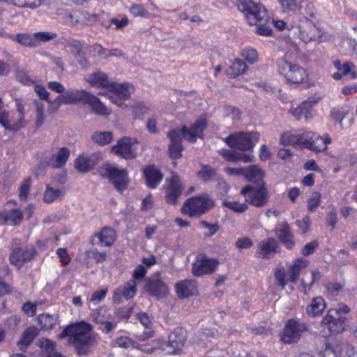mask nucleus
Wrapping results in <instances>:
<instances>
[{
	"instance_id": "nucleus-1",
	"label": "nucleus",
	"mask_w": 357,
	"mask_h": 357,
	"mask_svg": "<svg viewBox=\"0 0 357 357\" xmlns=\"http://www.w3.org/2000/svg\"><path fill=\"white\" fill-rule=\"evenodd\" d=\"M238 8L244 13L249 24L257 26L256 32L258 34L264 36H271L272 29L266 25L270 17L266 9L259 0H239Z\"/></svg>"
},
{
	"instance_id": "nucleus-2",
	"label": "nucleus",
	"mask_w": 357,
	"mask_h": 357,
	"mask_svg": "<svg viewBox=\"0 0 357 357\" xmlns=\"http://www.w3.org/2000/svg\"><path fill=\"white\" fill-rule=\"evenodd\" d=\"M91 330L89 324L75 323L66 326L59 337L61 339L68 337V344L75 348L78 356L87 355L93 340Z\"/></svg>"
},
{
	"instance_id": "nucleus-3",
	"label": "nucleus",
	"mask_w": 357,
	"mask_h": 357,
	"mask_svg": "<svg viewBox=\"0 0 357 357\" xmlns=\"http://www.w3.org/2000/svg\"><path fill=\"white\" fill-rule=\"evenodd\" d=\"M206 126L205 119H199L190 129L183 126L180 129H175L169 132L167 135L170 139L169 146L170 157L174 159L179 158L183 151L182 138L190 142H195L198 137H202V132Z\"/></svg>"
},
{
	"instance_id": "nucleus-4",
	"label": "nucleus",
	"mask_w": 357,
	"mask_h": 357,
	"mask_svg": "<svg viewBox=\"0 0 357 357\" xmlns=\"http://www.w3.org/2000/svg\"><path fill=\"white\" fill-rule=\"evenodd\" d=\"M277 66L279 75L287 84L298 85L309 83V74L303 67L285 59L279 60Z\"/></svg>"
},
{
	"instance_id": "nucleus-5",
	"label": "nucleus",
	"mask_w": 357,
	"mask_h": 357,
	"mask_svg": "<svg viewBox=\"0 0 357 357\" xmlns=\"http://www.w3.org/2000/svg\"><path fill=\"white\" fill-rule=\"evenodd\" d=\"M297 148H306L314 152L319 153L327 149V145L331 143L328 134L323 136L309 130H298Z\"/></svg>"
},
{
	"instance_id": "nucleus-6",
	"label": "nucleus",
	"mask_w": 357,
	"mask_h": 357,
	"mask_svg": "<svg viewBox=\"0 0 357 357\" xmlns=\"http://www.w3.org/2000/svg\"><path fill=\"white\" fill-rule=\"evenodd\" d=\"M215 206L214 201L207 194L195 196L188 199L183 204L182 213L190 217L199 218Z\"/></svg>"
},
{
	"instance_id": "nucleus-7",
	"label": "nucleus",
	"mask_w": 357,
	"mask_h": 357,
	"mask_svg": "<svg viewBox=\"0 0 357 357\" xmlns=\"http://www.w3.org/2000/svg\"><path fill=\"white\" fill-rule=\"evenodd\" d=\"M259 137L258 132H236L229 135L225 142L232 149L245 151L252 150Z\"/></svg>"
},
{
	"instance_id": "nucleus-8",
	"label": "nucleus",
	"mask_w": 357,
	"mask_h": 357,
	"mask_svg": "<svg viewBox=\"0 0 357 357\" xmlns=\"http://www.w3.org/2000/svg\"><path fill=\"white\" fill-rule=\"evenodd\" d=\"M257 185H248L243 188L241 193L243 195H248L249 203L256 207L264 206L268 199L267 190L264 187V180H258Z\"/></svg>"
},
{
	"instance_id": "nucleus-9",
	"label": "nucleus",
	"mask_w": 357,
	"mask_h": 357,
	"mask_svg": "<svg viewBox=\"0 0 357 357\" xmlns=\"http://www.w3.org/2000/svg\"><path fill=\"white\" fill-rule=\"evenodd\" d=\"M307 328L305 322L296 319H291L285 324L281 340L286 344L296 343L301 339Z\"/></svg>"
},
{
	"instance_id": "nucleus-10",
	"label": "nucleus",
	"mask_w": 357,
	"mask_h": 357,
	"mask_svg": "<svg viewBox=\"0 0 357 357\" xmlns=\"http://www.w3.org/2000/svg\"><path fill=\"white\" fill-rule=\"evenodd\" d=\"M218 264V259L209 258L204 254L199 255L192 264V273L196 277L212 274Z\"/></svg>"
},
{
	"instance_id": "nucleus-11",
	"label": "nucleus",
	"mask_w": 357,
	"mask_h": 357,
	"mask_svg": "<svg viewBox=\"0 0 357 357\" xmlns=\"http://www.w3.org/2000/svg\"><path fill=\"white\" fill-rule=\"evenodd\" d=\"M93 321L100 325L99 329L104 333L108 334L116 327V322L111 321L112 316L106 307L102 306L91 312Z\"/></svg>"
},
{
	"instance_id": "nucleus-12",
	"label": "nucleus",
	"mask_w": 357,
	"mask_h": 357,
	"mask_svg": "<svg viewBox=\"0 0 357 357\" xmlns=\"http://www.w3.org/2000/svg\"><path fill=\"white\" fill-rule=\"evenodd\" d=\"M89 92L85 90L70 89L65 90L63 94L59 95L53 102L59 107L61 105L84 104Z\"/></svg>"
},
{
	"instance_id": "nucleus-13",
	"label": "nucleus",
	"mask_w": 357,
	"mask_h": 357,
	"mask_svg": "<svg viewBox=\"0 0 357 357\" xmlns=\"http://www.w3.org/2000/svg\"><path fill=\"white\" fill-rule=\"evenodd\" d=\"M137 141L130 137H123L111 148L112 152L128 160L136 156Z\"/></svg>"
},
{
	"instance_id": "nucleus-14",
	"label": "nucleus",
	"mask_w": 357,
	"mask_h": 357,
	"mask_svg": "<svg viewBox=\"0 0 357 357\" xmlns=\"http://www.w3.org/2000/svg\"><path fill=\"white\" fill-rule=\"evenodd\" d=\"M318 100L315 98H308L296 107H291L289 113L297 120L304 119L307 121L312 119L314 114V107Z\"/></svg>"
},
{
	"instance_id": "nucleus-15",
	"label": "nucleus",
	"mask_w": 357,
	"mask_h": 357,
	"mask_svg": "<svg viewBox=\"0 0 357 357\" xmlns=\"http://www.w3.org/2000/svg\"><path fill=\"white\" fill-rule=\"evenodd\" d=\"M108 91L112 93L109 96L112 102L122 107L123 100L130 98L133 91V87L128 84H117L112 82Z\"/></svg>"
},
{
	"instance_id": "nucleus-16",
	"label": "nucleus",
	"mask_w": 357,
	"mask_h": 357,
	"mask_svg": "<svg viewBox=\"0 0 357 357\" xmlns=\"http://www.w3.org/2000/svg\"><path fill=\"white\" fill-rule=\"evenodd\" d=\"M321 324L327 326L331 334H337L345 330L346 319L337 316V311L328 310Z\"/></svg>"
},
{
	"instance_id": "nucleus-17",
	"label": "nucleus",
	"mask_w": 357,
	"mask_h": 357,
	"mask_svg": "<svg viewBox=\"0 0 357 357\" xmlns=\"http://www.w3.org/2000/svg\"><path fill=\"white\" fill-rule=\"evenodd\" d=\"M70 155V151L67 147L60 148L56 153L49 158H45L39 165V167H50L61 168L64 167Z\"/></svg>"
},
{
	"instance_id": "nucleus-18",
	"label": "nucleus",
	"mask_w": 357,
	"mask_h": 357,
	"mask_svg": "<svg viewBox=\"0 0 357 357\" xmlns=\"http://www.w3.org/2000/svg\"><path fill=\"white\" fill-rule=\"evenodd\" d=\"M164 188L166 202L170 205H177L178 203V199L184 190V187L181 180H167Z\"/></svg>"
},
{
	"instance_id": "nucleus-19",
	"label": "nucleus",
	"mask_w": 357,
	"mask_h": 357,
	"mask_svg": "<svg viewBox=\"0 0 357 357\" xmlns=\"http://www.w3.org/2000/svg\"><path fill=\"white\" fill-rule=\"evenodd\" d=\"M185 340L186 331L181 328L174 329L169 335V340L167 342V354H176L184 345Z\"/></svg>"
},
{
	"instance_id": "nucleus-20",
	"label": "nucleus",
	"mask_w": 357,
	"mask_h": 357,
	"mask_svg": "<svg viewBox=\"0 0 357 357\" xmlns=\"http://www.w3.org/2000/svg\"><path fill=\"white\" fill-rule=\"evenodd\" d=\"M36 252V249L33 246L27 247L24 250L16 248L10 255L9 260L13 265L20 267L23 263L31 261Z\"/></svg>"
},
{
	"instance_id": "nucleus-21",
	"label": "nucleus",
	"mask_w": 357,
	"mask_h": 357,
	"mask_svg": "<svg viewBox=\"0 0 357 357\" xmlns=\"http://www.w3.org/2000/svg\"><path fill=\"white\" fill-rule=\"evenodd\" d=\"M275 234L280 242L289 250L295 245L294 236L287 222L278 223L275 227Z\"/></svg>"
},
{
	"instance_id": "nucleus-22",
	"label": "nucleus",
	"mask_w": 357,
	"mask_h": 357,
	"mask_svg": "<svg viewBox=\"0 0 357 357\" xmlns=\"http://www.w3.org/2000/svg\"><path fill=\"white\" fill-rule=\"evenodd\" d=\"M97 153H82L75 160V168L79 172L86 173L91 171L97 163Z\"/></svg>"
},
{
	"instance_id": "nucleus-23",
	"label": "nucleus",
	"mask_w": 357,
	"mask_h": 357,
	"mask_svg": "<svg viewBox=\"0 0 357 357\" xmlns=\"http://www.w3.org/2000/svg\"><path fill=\"white\" fill-rule=\"evenodd\" d=\"M144 289L151 296L158 299L166 296L169 291L167 285L158 278L147 280L144 285Z\"/></svg>"
},
{
	"instance_id": "nucleus-24",
	"label": "nucleus",
	"mask_w": 357,
	"mask_h": 357,
	"mask_svg": "<svg viewBox=\"0 0 357 357\" xmlns=\"http://www.w3.org/2000/svg\"><path fill=\"white\" fill-rule=\"evenodd\" d=\"M85 80L93 87L109 91L112 82L108 79L106 73L97 71L89 75Z\"/></svg>"
},
{
	"instance_id": "nucleus-25",
	"label": "nucleus",
	"mask_w": 357,
	"mask_h": 357,
	"mask_svg": "<svg viewBox=\"0 0 357 357\" xmlns=\"http://www.w3.org/2000/svg\"><path fill=\"white\" fill-rule=\"evenodd\" d=\"M277 248V241L273 238H268L258 244L256 255L259 258L266 259L276 252Z\"/></svg>"
},
{
	"instance_id": "nucleus-26",
	"label": "nucleus",
	"mask_w": 357,
	"mask_h": 357,
	"mask_svg": "<svg viewBox=\"0 0 357 357\" xmlns=\"http://www.w3.org/2000/svg\"><path fill=\"white\" fill-rule=\"evenodd\" d=\"M309 264V261L303 257L298 258L292 261L288 266L287 274L289 280L291 283H296L300 277L302 270L305 268Z\"/></svg>"
},
{
	"instance_id": "nucleus-27",
	"label": "nucleus",
	"mask_w": 357,
	"mask_h": 357,
	"mask_svg": "<svg viewBox=\"0 0 357 357\" xmlns=\"http://www.w3.org/2000/svg\"><path fill=\"white\" fill-rule=\"evenodd\" d=\"M100 174L107 178H125L128 176L127 171L114 164H105L100 169Z\"/></svg>"
},
{
	"instance_id": "nucleus-28",
	"label": "nucleus",
	"mask_w": 357,
	"mask_h": 357,
	"mask_svg": "<svg viewBox=\"0 0 357 357\" xmlns=\"http://www.w3.org/2000/svg\"><path fill=\"white\" fill-rule=\"evenodd\" d=\"M197 282L195 280H185L178 282L176 291L180 298H188L197 293Z\"/></svg>"
},
{
	"instance_id": "nucleus-29",
	"label": "nucleus",
	"mask_w": 357,
	"mask_h": 357,
	"mask_svg": "<svg viewBox=\"0 0 357 357\" xmlns=\"http://www.w3.org/2000/svg\"><path fill=\"white\" fill-rule=\"evenodd\" d=\"M84 104L89 105L93 112L98 115L107 116L111 113L110 110L99 100V98L89 92Z\"/></svg>"
},
{
	"instance_id": "nucleus-30",
	"label": "nucleus",
	"mask_w": 357,
	"mask_h": 357,
	"mask_svg": "<svg viewBox=\"0 0 357 357\" xmlns=\"http://www.w3.org/2000/svg\"><path fill=\"white\" fill-rule=\"evenodd\" d=\"M297 26L303 41L307 42L314 37V34L310 33L311 31L314 29V25L307 16H303L300 20V23Z\"/></svg>"
},
{
	"instance_id": "nucleus-31",
	"label": "nucleus",
	"mask_w": 357,
	"mask_h": 357,
	"mask_svg": "<svg viewBox=\"0 0 357 357\" xmlns=\"http://www.w3.org/2000/svg\"><path fill=\"white\" fill-rule=\"evenodd\" d=\"M326 307L324 299L321 296L314 298L306 308L307 314L312 317L320 315Z\"/></svg>"
},
{
	"instance_id": "nucleus-32",
	"label": "nucleus",
	"mask_w": 357,
	"mask_h": 357,
	"mask_svg": "<svg viewBox=\"0 0 357 357\" xmlns=\"http://www.w3.org/2000/svg\"><path fill=\"white\" fill-rule=\"evenodd\" d=\"M99 243L105 245L110 246L116 241V231L109 227H105L101 231L96 234Z\"/></svg>"
},
{
	"instance_id": "nucleus-33",
	"label": "nucleus",
	"mask_w": 357,
	"mask_h": 357,
	"mask_svg": "<svg viewBox=\"0 0 357 357\" xmlns=\"http://www.w3.org/2000/svg\"><path fill=\"white\" fill-rule=\"evenodd\" d=\"M282 10L284 13H288L294 10L299 3V12L301 14H304L302 8L303 6H309L310 3L307 1L300 0H278Z\"/></svg>"
},
{
	"instance_id": "nucleus-34",
	"label": "nucleus",
	"mask_w": 357,
	"mask_h": 357,
	"mask_svg": "<svg viewBox=\"0 0 357 357\" xmlns=\"http://www.w3.org/2000/svg\"><path fill=\"white\" fill-rule=\"evenodd\" d=\"M246 70L247 66L245 62L240 59H236L231 66L227 69L226 73L230 77H236L244 74Z\"/></svg>"
},
{
	"instance_id": "nucleus-35",
	"label": "nucleus",
	"mask_w": 357,
	"mask_h": 357,
	"mask_svg": "<svg viewBox=\"0 0 357 357\" xmlns=\"http://www.w3.org/2000/svg\"><path fill=\"white\" fill-rule=\"evenodd\" d=\"M9 38L24 46L33 47L36 45L33 34L18 33L17 35H10Z\"/></svg>"
},
{
	"instance_id": "nucleus-36",
	"label": "nucleus",
	"mask_w": 357,
	"mask_h": 357,
	"mask_svg": "<svg viewBox=\"0 0 357 357\" xmlns=\"http://www.w3.org/2000/svg\"><path fill=\"white\" fill-rule=\"evenodd\" d=\"M38 335V330L36 326L29 327L22 334L20 340L18 341L17 344L24 345L27 347L31 344L34 338Z\"/></svg>"
},
{
	"instance_id": "nucleus-37",
	"label": "nucleus",
	"mask_w": 357,
	"mask_h": 357,
	"mask_svg": "<svg viewBox=\"0 0 357 357\" xmlns=\"http://www.w3.org/2000/svg\"><path fill=\"white\" fill-rule=\"evenodd\" d=\"M56 318L49 314H41L37 318V322L42 330L48 331L54 326Z\"/></svg>"
},
{
	"instance_id": "nucleus-38",
	"label": "nucleus",
	"mask_w": 357,
	"mask_h": 357,
	"mask_svg": "<svg viewBox=\"0 0 357 357\" xmlns=\"http://www.w3.org/2000/svg\"><path fill=\"white\" fill-rule=\"evenodd\" d=\"M298 130L283 132L280 138V144L284 146H293L297 148Z\"/></svg>"
},
{
	"instance_id": "nucleus-39",
	"label": "nucleus",
	"mask_w": 357,
	"mask_h": 357,
	"mask_svg": "<svg viewBox=\"0 0 357 357\" xmlns=\"http://www.w3.org/2000/svg\"><path fill=\"white\" fill-rule=\"evenodd\" d=\"M62 195V191L54 188L51 185H47L46 190L43 195V201L50 204L59 199Z\"/></svg>"
},
{
	"instance_id": "nucleus-40",
	"label": "nucleus",
	"mask_w": 357,
	"mask_h": 357,
	"mask_svg": "<svg viewBox=\"0 0 357 357\" xmlns=\"http://www.w3.org/2000/svg\"><path fill=\"white\" fill-rule=\"evenodd\" d=\"M121 289L122 295L126 300H129L135 296L137 292V284L135 280H131L126 282L123 286L119 287Z\"/></svg>"
},
{
	"instance_id": "nucleus-41",
	"label": "nucleus",
	"mask_w": 357,
	"mask_h": 357,
	"mask_svg": "<svg viewBox=\"0 0 357 357\" xmlns=\"http://www.w3.org/2000/svg\"><path fill=\"white\" fill-rule=\"evenodd\" d=\"M23 218L22 211L20 209H12L8 211L4 217L6 222L10 225H19Z\"/></svg>"
},
{
	"instance_id": "nucleus-42",
	"label": "nucleus",
	"mask_w": 357,
	"mask_h": 357,
	"mask_svg": "<svg viewBox=\"0 0 357 357\" xmlns=\"http://www.w3.org/2000/svg\"><path fill=\"white\" fill-rule=\"evenodd\" d=\"M264 176V171L257 165L245 167L244 176L245 178H263Z\"/></svg>"
},
{
	"instance_id": "nucleus-43",
	"label": "nucleus",
	"mask_w": 357,
	"mask_h": 357,
	"mask_svg": "<svg viewBox=\"0 0 357 357\" xmlns=\"http://www.w3.org/2000/svg\"><path fill=\"white\" fill-rule=\"evenodd\" d=\"M112 133L109 131L106 132H96L93 135V140L102 146L108 144L112 139Z\"/></svg>"
},
{
	"instance_id": "nucleus-44",
	"label": "nucleus",
	"mask_w": 357,
	"mask_h": 357,
	"mask_svg": "<svg viewBox=\"0 0 357 357\" xmlns=\"http://www.w3.org/2000/svg\"><path fill=\"white\" fill-rule=\"evenodd\" d=\"M139 349L149 354H151L155 349H161L167 352V342L161 340H152L151 347H143L139 345Z\"/></svg>"
},
{
	"instance_id": "nucleus-45",
	"label": "nucleus",
	"mask_w": 357,
	"mask_h": 357,
	"mask_svg": "<svg viewBox=\"0 0 357 357\" xmlns=\"http://www.w3.org/2000/svg\"><path fill=\"white\" fill-rule=\"evenodd\" d=\"M8 3L18 7L36 8L40 6L41 0H7Z\"/></svg>"
},
{
	"instance_id": "nucleus-46",
	"label": "nucleus",
	"mask_w": 357,
	"mask_h": 357,
	"mask_svg": "<svg viewBox=\"0 0 357 357\" xmlns=\"http://www.w3.org/2000/svg\"><path fill=\"white\" fill-rule=\"evenodd\" d=\"M114 344L119 347L123 349H129V348H137L139 349V344L134 341H132L130 338L126 336H121L116 338L114 340Z\"/></svg>"
},
{
	"instance_id": "nucleus-47",
	"label": "nucleus",
	"mask_w": 357,
	"mask_h": 357,
	"mask_svg": "<svg viewBox=\"0 0 357 357\" xmlns=\"http://www.w3.org/2000/svg\"><path fill=\"white\" fill-rule=\"evenodd\" d=\"M223 206L236 213H243L248 209V205L245 203H239L238 202L224 201Z\"/></svg>"
},
{
	"instance_id": "nucleus-48",
	"label": "nucleus",
	"mask_w": 357,
	"mask_h": 357,
	"mask_svg": "<svg viewBox=\"0 0 357 357\" xmlns=\"http://www.w3.org/2000/svg\"><path fill=\"white\" fill-rule=\"evenodd\" d=\"M132 310V306H122L116 308L114 314L119 319L128 321L131 316Z\"/></svg>"
},
{
	"instance_id": "nucleus-49",
	"label": "nucleus",
	"mask_w": 357,
	"mask_h": 357,
	"mask_svg": "<svg viewBox=\"0 0 357 357\" xmlns=\"http://www.w3.org/2000/svg\"><path fill=\"white\" fill-rule=\"evenodd\" d=\"M241 56L248 63L253 64L258 61V53L255 49L246 48L242 51Z\"/></svg>"
},
{
	"instance_id": "nucleus-50",
	"label": "nucleus",
	"mask_w": 357,
	"mask_h": 357,
	"mask_svg": "<svg viewBox=\"0 0 357 357\" xmlns=\"http://www.w3.org/2000/svg\"><path fill=\"white\" fill-rule=\"evenodd\" d=\"M129 11L135 17H151V14L141 4L132 5L129 8Z\"/></svg>"
},
{
	"instance_id": "nucleus-51",
	"label": "nucleus",
	"mask_w": 357,
	"mask_h": 357,
	"mask_svg": "<svg viewBox=\"0 0 357 357\" xmlns=\"http://www.w3.org/2000/svg\"><path fill=\"white\" fill-rule=\"evenodd\" d=\"M144 178H162V175L154 165H149L144 169Z\"/></svg>"
},
{
	"instance_id": "nucleus-52",
	"label": "nucleus",
	"mask_w": 357,
	"mask_h": 357,
	"mask_svg": "<svg viewBox=\"0 0 357 357\" xmlns=\"http://www.w3.org/2000/svg\"><path fill=\"white\" fill-rule=\"evenodd\" d=\"M223 155L225 158L231 161H235L238 160L245 162H249L252 161L253 158V155L250 153H244L242 155H241L238 158H236L233 153H231L230 151H224Z\"/></svg>"
},
{
	"instance_id": "nucleus-53",
	"label": "nucleus",
	"mask_w": 357,
	"mask_h": 357,
	"mask_svg": "<svg viewBox=\"0 0 357 357\" xmlns=\"http://www.w3.org/2000/svg\"><path fill=\"white\" fill-rule=\"evenodd\" d=\"M197 175L202 178H211L216 176V171L210 165H202Z\"/></svg>"
},
{
	"instance_id": "nucleus-54",
	"label": "nucleus",
	"mask_w": 357,
	"mask_h": 357,
	"mask_svg": "<svg viewBox=\"0 0 357 357\" xmlns=\"http://www.w3.org/2000/svg\"><path fill=\"white\" fill-rule=\"evenodd\" d=\"M34 91L41 100L48 102L50 104H54L53 100H50V93L46 90L45 87L41 84H35Z\"/></svg>"
},
{
	"instance_id": "nucleus-55",
	"label": "nucleus",
	"mask_w": 357,
	"mask_h": 357,
	"mask_svg": "<svg viewBox=\"0 0 357 357\" xmlns=\"http://www.w3.org/2000/svg\"><path fill=\"white\" fill-rule=\"evenodd\" d=\"M321 195L319 192H314L307 202V210L310 212L316 211L320 204Z\"/></svg>"
},
{
	"instance_id": "nucleus-56",
	"label": "nucleus",
	"mask_w": 357,
	"mask_h": 357,
	"mask_svg": "<svg viewBox=\"0 0 357 357\" xmlns=\"http://www.w3.org/2000/svg\"><path fill=\"white\" fill-rule=\"evenodd\" d=\"M31 188L29 180H25L20 185L19 189V198L20 201L26 202L27 201L28 195Z\"/></svg>"
},
{
	"instance_id": "nucleus-57",
	"label": "nucleus",
	"mask_w": 357,
	"mask_h": 357,
	"mask_svg": "<svg viewBox=\"0 0 357 357\" xmlns=\"http://www.w3.org/2000/svg\"><path fill=\"white\" fill-rule=\"evenodd\" d=\"M344 75H349L351 79H355L356 77V73L355 71V66L353 63L346 62L342 65L341 70H340Z\"/></svg>"
},
{
	"instance_id": "nucleus-58",
	"label": "nucleus",
	"mask_w": 357,
	"mask_h": 357,
	"mask_svg": "<svg viewBox=\"0 0 357 357\" xmlns=\"http://www.w3.org/2000/svg\"><path fill=\"white\" fill-rule=\"evenodd\" d=\"M296 225L298 227L300 233L304 234L310 231L311 220L308 216H305L302 220H296Z\"/></svg>"
},
{
	"instance_id": "nucleus-59",
	"label": "nucleus",
	"mask_w": 357,
	"mask_h": 357,
	"mask_svg": "<svg viewBox=\"0 0 357 357\" xmlns=\"http://www.w3.org/2000/svg\"><path fill=\"white\" fill-rule=\"evenodd\" d=\"M35 41L37 40L45 42L54 39L56 37V34L49 31H40L33 33Z\"/></svg>"
},
{
	"instance_id": "nucleus-60",
	"label": "nucleus",
	"mask_w": 357,
	"mask_h": 357,
	"mask_svg": "<svg viewBox=\"0 0 357 357\" xmlns=\"http://www.w3.org/2000/svg\"><path fill=\"white\" fill-rule=\"evenodd\" d=\"M311 275L312 280L309 284H306L304 280H302L301 282V284L305 289L307 288L310 289L314 284L319 282L323 276L322 273L317 269L311 271Z\"/></svg>"
},
{
	"instance_id": "nucleus-61",
	"label": "nucleus",
	"mask_w": 357,
	"mask_h": 357,
	"mask_svg": "<svg viewBox=\"0 0 357 357\" xmlns=\"http://www.w3.org/2000/svg\"><path fill=\"white\" fill-rule=\"evenodd\" d=\"M326 291L331 296H334L338 294L342 290V286L340 283L328 282L324 285Z\"/></svg>"
},
{
	"instance_id": "nucleus-62",
	"label": "nucleus",
	"mask_w": 357,
	"mask_h": 357,
	"mask_svg": "<svg viewBox=\"0 0 357 357\" xmlns=\"http://www.w3.org/2000/svg\"><path fill=\"white\" fill-rule=\"evenodd\" d=\"M38 346L47 351L48 356H51L54 350V343L49 339L42 338L38 341Z\"/></svg>"
},
{
	"instance_id": "nucleus-63",
	"label": "nucleus",
	"mask_w": 357,
	"mask_h": 357,
	"mask_svg": "<svg viewBox=\"0 0 357 357\" xmlns=\"http://www.w3.org/2000/svg\"><path fill=\"white\" fill-rule=\"evenodd\" d=\"M0 124L8 130L18 129L20 126L12 127L9 119V114L7 112H2L0 113Z\"/></svg>"
},
{
	"instance_id": "nucleus-64",
	"label": "nucleus",
	"mask_w": 357,
	"mask_h": 357,
	"mask_svg": "<svg viewBox=\"0 0 357 357\" xmlns=\"http://www.w3.org/2000/svg\"><path fill=\"white\" fill-rule=\"evenodd\" d=\"M319 243L314 240L310 243H307L301 250V252L304 256L310 255L315 251V249L318 247Z\"/></svg>"
}]
</instances>
